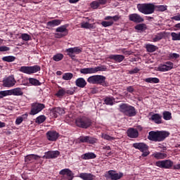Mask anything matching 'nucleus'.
Instances as JSON below:
<instances>
[{
	"label": "nucleus",
	"instance_id": "obj_1",
	"mask_svg": "<svg viewBox=\"0 0 180 180\" xmlns=\"http://www.w3.org/2000/svg\"><path fill=\"white\" fill-rule=\"evenodd\" d=\"M169 136V132L165 131H150L148 133V139L150 141H164L166 137Z\"/></svg>",
	"mask_w": 180,
	"mask_h": 180
},
{
	"label": "nucleus",
	"instance_id": "obj_2",
	"mask_svg": "<svg viewBox=\"0 0 180 180\" xmlns=\"http://www.w3.org/2000/svg\"><path fill=\"white\" fill-rule=\"evenodd\" d=\"M136 8L139 12L143 15H151L155 11V6L153 4H139Z\"/></svg>",
	"mask_w": 180,
	"mask_h": 180
},
{
	"label": "nucleus",
	"instance_id": "obj_3",
	"mask_svg": "<svg viewBox=\"0 0 180 180\" xmlns=\"http://www.w3.org/2000/svg\"><path fill=\"white\" fill-rule=\"evenodd\" d=\"M120 110L124 113V115L129 116V117H132L136 115V108L125 103L120 105Z\"/></svg>",
	"mask_w": 180,
	"mask_h": 180
},
{
	"label": "nucleus",
	"instance_id": "obj_4",
	"mask_svg": "<svg viewBox=\"0 0 180 180\" xmlns=\"http://www.w3.org/2000/svg\"><path fill=\"white\" fill-rule=\"evenodd\" d=\"M76 125L82 129H88L92 124V122L86 117H79L76 119Z\"/></svg>",
	"mask_w": 180,
	"mask_h": 180
},
{
	"label": "nucleus",
	"instance_id": "obj_5",
	"mask_svg": "<svg viewBox=\"0 0 180 180\" xmlns=\"http://www.w3.org/2000/svg\"><path fill=\"white\" fill-rule=\"evenodd\" d=\"M19 71H20V72H23L24 74L30 75L31 74H35V72L40 71V66H22L20 68Z\"/></svg>",
	"mask_w": 180,
	"mask_h": 180
},
{
	"label": "nucleus",
	"instance_id": "obj_6",
	"mask_svg": "<svg viewBox=\"0 0 180 180\" xmlns=\"http://www.w3.org/2000/svg\"><path fill=\"white\" fill-rule=\"evenodd\" d=\"M105 81H106V77L103 75H93L87 79V82L93 84H98L101 85L105 84Z\"/></svg>",
	"mask_w": 180,
	"mask_h": 180
},
{
	"label": "nucleus",
	"instance_id": "obj_7",
	"mask_svg": "<svg viewBox=\"0 0 180 180\" xmlns=\"http://www.w3.org/2000/svg\"><path fill=\"white\" fill-rule=\"evenodd\" d=\"M133 147L137 150H140L143 153L142 157H147L150 154L148 146L144 143H135L133 144Z\"/></svg>",
	"mask_w": 180,
	"mask_h": 180
},
{
	"label": "nucleus",
	"instance_id": "obj_8",
	"mask_svg": "<svg viewBox=\"0 0 180 180\" xmlns=\"http://www.w3.org/2000/svg\"><path fill=\"white\" fill-rule=\"evenodd\" d=\"M104 19L105 20L109 21H103L101 22L102 26H103V27H109V26H112L115 22H117V20L120 19V17H119V15L106 16Z\"/></svg>",
	"mask_w": 180,
	"mask_h": 180
},
{
	"label": "nucleus",
	"instance_id": "obj_9",
	"mask_svg": "<svg viewBox=\"0 0 180 180\" xmlns=\"http://www.w3.org/2000/svg\"><path fill=\"white\" fill-rule=\"evenodd\" d=\"M16 84V80L13 75L8 76L3 79V86L6 88H12Z\"/></svg>",
	"mask_w": 180,
	"mask_h": 180
},
{
	"label": "nucleus",
	"instance_id": "obj_10",
	"mask_svg": "<svg viewBox=\"0 0 180 180\" xmlns=\"http://www.w3.org/2000/svg\"><path fill=\"white\" fill-rule=\"evenodd\" d=\"M156 165L160 168H165L166 169H169V168L174 165V162L169 160H159L156 162Z\"/></svg>",
	"mask_w": 180,
	"mask_h": 180
},
{
	"label": "nucleus",
	"instance_id": "obj_11",
	"mask_svg": "<svg viewBox=\"0 0 180 180\" xmlns=\"http://www.w3.org/2000/svg\"><path fill=\"white\" fill-rule=\"evenodd\" d=\"M44 108H45V105L43 103H33L32 105L30 115H37V113L43 110Z\"/></svg>",
	"mask_w": 180,
	"mask_h": 180
},
{
	"label": "nucleus",
	"instance_id": "obj_12",
	"mask_svg": "<svg viewBox=\"0 0 180 180\" xmlns=\"http://www.w3.org/2000/svg\"><path fill=\"white\" fill-rule=\"evenodd\" d=\"M128 18L129 20H130V22H134V23H142V22H144V18H143L139 13H134L129 14Z\"/></svg>",
	"mask_w": 180,
	"mask_h": 180
},
{
	"label": "nucleus",
	"instance_id": "obj_13",
	"mask_svg": "<svg viewBox=\"0 0 180 180\" xmlns=\"http://www.w3.org/2000/svg\"><path fill=\"white\" fill-rule=\"evenodd\" d=\"M77 143H88L89 144H94L96 143V140L91 136H79L77 140Z\"/></svg>",
	"mask_w": 180,
	"mask_h": 180
},
{
	"label": "nucleus",
	"instance_id": "obj_14",
	"mask_svg": "<svg viewBox=\"0 0 180 180\" xmlns=\"http://www.w3.org/2000/svg\"><path fill=\"white\" fill-rule=\"evenodd\" d=\"M105 176L107 178H110L112 180H117L123 177V173H116V171L115 170H110L108 172V175L105 174Z\"/></svg>",
	"mask_w": 180,
	"mask_h": 180
},
{
	"label": "nucleus",
	"instance_id": "obj_15",
	"mask_svg": "<svg viewBox=\"0 0 180 180\" xmlns=\"http://www.w3.org/2000/svg\"><path fill=\"white\" fill-rule=\"evenodd\" d=\"M60 155V151L58 150H49L45 153V155L42 158H46V160H54Z\"/></svg>",
	"mask_w": 180,
	"mask_h": 180
},
{
	"label": "nucleus",
	"instance_id": "obj_16",
	"mask_svg": "<svg viewBox=\"0 0 180 180\" xmlns=\"http://www.w3.org/2000/svg\"><path fill=\"white\" fill-rule=\"evenodd\" d=\"M174 68V63L172 62H166L165 65H160L158 70V71H160L161 72H165L166 71H169Z\"/></svg>",
	"mask_w": 180,
	"mask_h": 180
},
{
	"label": "nucleus",
	"instance_id": "obj_17",
	"mask_svg": "<svg viewBox=\"0 0 180 180\" xmlns=\"http://www.w3.org/2000/svg\"><path fill=\"white\" fill-rule=\"evenodd\" d=\"M82 50L78 47L69 48L66 49V53H68V56L71 57V58H75V54H79Z\"/></svg>",
	"mask_w": 180,
	"mask_h": 180
},
{
	"label": "nucleus",
	"instance_id": "obj_18",
	"mask_svg": "<svg viewBox=\"0 0 180 180\" xmlns=\"http://www.w3.org/2000/svg\"><path fill=\"white\" fill-rule=\"evenodd\" d=\"M56 32L58 33H63V34H56L58 37H64V36H67L68 34V30H67V25H62L56 28Z\"/></svg>",
	"mask_w": 180,
	"mask_h": 180
},
{
	"label": "nucleus",
	"instance_id": "obj_19",
	"mask_svg": "<svg viewBox=\"0 0 180 180\" xmlns=\"http://www.w3.org/2000/svg\"><path fill=\"white\" fill-rule=\"evenodd\" d=\"M150 120L154 122L156 124H161L162 123V116L158 113L153 114L151 115Z\"/></svg>",
	"mask_w": 180,
	"mask_h": 180
},
{
	"label": "nucleus",
	"instance_id": "obj_20",
	"mask_svg": "<svg viewBox=\"0 0 180 180\" xmlns=\"http://www.w3.org/2000/svg\"><path fill=\"white\" fill-rule=\"evenodd\" d=\"M60 175H67L68 180H72L74 179V174L70 169H63L60 171Z\"/></svg>",
	"mask_w": 180,
	"mask_h": 180
},
{
	"label": "nucleus",
	"instance_id": "obj_21",
	"mask_svg": "<svg viewBox=\"0 0 180 180\" xmlns=\"http://www.w3.org/2000/svg\"><path fill=\"white\" fill-rule=\"evenodd\" d=\"M128 137L130 139H137L139 137V131L134 128H129L127 131Z\"/></svg>",
	"mask_w": 180,
	"mask_h": 180
},
{
	"label": "nucleus",
	"instance_id": "obj_22",
	"mask_svg": "<svg viewBox=\"0 0 180 180\" xmlns=\"http://www.w3.org/2000/svg\"><path fill=\"white\" fill-rule=\"evenodd\" d=\"M47 139L49 140V141H56L57 139H58V133L56 131H48L46 133Z\"/></svg>",
	"mask_w": 180,
	"mask_h": 180
},
{
	"label": "nucleus",
	"instance_id": "obj_23",
	"mask_svg": "<svg viewBox=\"0 0 180 180\" xmlns=\"http://www.w3.org/2000/svg\"><path fill=\"white\" fill-rule=\"evenodd\" d=\"M75 84L79 88H85L86 86V81H85V79L79 77L75 81Z\"/></svg>",
	"mask_w": 180,
	"mask_h": 180
},
{
	"label": "nucleus",
	"instance_id": "obj_24",
	"mask_svg": "<svg viewBox=\"0 0 180 180\" xmlns=\"http://www.w3.org/2000/svg\"><path fill=\"white\" fill-rule=\"evenodd\" d=\"M108 58L114 60L117 63H122L124 60V56L123 55H110Z\"/></svg>",
	"mask_w": 180,
	"mask_h": 180
},
{
	"label": "nucleus",
	"instance_id": "obj_25",
	"mask_svg": "<svg viewBox=\"0 0 180 180\" xmlns=\"http://www.w3.org/2000/svg\"><path fill=\"white\" fill-rule=\"evenodd\" d=\"M14 95V96H21L23 95V91L20 88H15L10 90V96Z\"/></svg>",
	"mask_w": 180,
	"mask_h": 180
},
{
	"label": "nucleus",
	"instance_id": "obj_26",
	"mask_svg": "<svg viewBox=\"0 0 180 180\" xmlns=\"http://www.w3.org/2000/svg\"><path fill=\"white\" fill-rule=\"evenodd\" d=\"M55 117H57L58 115H64L65 113V110L63 108L60 107L56 108L52 110Z\"/></svg>",
	"mask_w": 180,
	"mask_h": 180
},
{
	"label": "nucleus",
	"instance_id": "obj_27",
	"mask_svg": "<svg viewBox=\"0 0 180 180\" xmlns=\"http://www.w3.org/2000/svg\"><path fill=\"white\" fill-rule=\"evenodd\" d=\"M79 178H81L83 180H94L95 176L88 173H81L79 174Z\"/></svg>",
	"mask_w": 180,
	"mask_h": 180
},
{
	"label": "nucleus",
	"instance_id": "obj_28",
	"mask_svg": "<svg viewBox=\"0 0 180 180\" xmlns=\"http://www.w3.org/2000/svg\"><path fill=\"white\" fill-rule=\"evenodd\" d=\"M49 27H54L56 26H60L61 25V20H53L46 23Z\"/></svg>",
	"mask_w": 180,
	"mask_h": 180
},
{
	"label": "nucleus",
	"instance_id": "obj_29",
	"mask_svg": "<svg viewBox=\"0 0 180 180\" xmlns=\"http://www.w3.org/2000/svg\"><path fill=\"white\" fill-rule=\"evenodd\" d=\"M41 157L37 155H27L25 158V162H30V161H33L34 160H39Z\"/></svg>",
	"mask_w": 180,
	"mask_h": 180
},
{
	"label": "nucleus",
	"instance_id": "obj_30",
	"mask_svg": "<svg viewBox=\"0 0 180 180\" xmlns=\"http://www.w3.org/2000/svg\"><path fill=\"white\" fill-rule=\"evenodd\" d=\"M82 158L83 160H93L94 158H96V155L94 153H88L82 155Z\"/></svg>",
	"mask_w": 180,
	"mask_h": 180
},
{
	"label": "nucleus",
	"instance_id": "obj_31",
	"mask_svg": "<svg viewBox=\"0 0 180 180\" xmlns=\"http://www.w3.org/2000/svg\"><path fill=\"white\" fill-rule=\"evenodd\" d=\"M81 74H94V68H86L80 69Z\"/></svg>",
	"mask_w": 180,
	"mask_h": 180
},
{
	"label": "nucleus",
	"instance_id": "obj_32",
	"mask_svg": "<svg viewBox=\"0 0 180 180\" xmlns=\"http://www.w3.org/2000/svg\"><path fill=\"white\" fill-rule=\"evenodd\" d=\"M153 156L156 160H164V158H167V154L162 153H155L153 154Z\"/></svg>",
	"mask_w": 180,
	"mask_h": 180
},
{
	"label": "nucleus",
	"instance_id": "obj_33",
	"mask_svg": "<svg viewBox=\"0 0 180 180\" xmlns=\"http://www.w3.org/2000/svg\"><path fill=\"white\" fill-rule=\"evenodd\" d=\"M146 82H148L149 84H158L160 82V79L157 77H148L145 79Z\"/></svg>",
	"mask_w": 180,
	"mask_h": 180
},
{
	"label": "nucleus",
	"instance_id": "obj_34",
	"mask_svg": "<svg viewBox=\"0 0 180 180\" xmlns=\"http://www.w3.org/2000/svg\"><path fill=\"white\" fill-rule=\"evenodd\" d=\"M147 29V25L144 23L138 24L135 26V30L138 32H143Z\"/></svg>",
	"mask_w": 180,
	"mask_h": 180
},
{
	"label": "nucleus",
	"instance_id": "obj_35",
	"mask_svg": "<svg viewBox=\"0 0 180 180\" xmlns=\"http://www.w3.org/2000/svg\"><path fill=\"white\" fill-rule=\"evenodd\" d=\"M106 70H108V68H106L105 65H100L96 68H93V71L94 74H96V72H98L99 71H101V72L106 71Z\"/></svg>",
	"mask_w": 180,
	"mask_h": 180
},
{
	"label": "nucleus",
	"instance_id": "obj_36",
	"mask_svg": "<svg viewBox=\"0 0 180 180\" xmlns=\"http://www.w3.org/2000/svg\"><path fill=\"white\" fill-rule=\"evenodd\" d=\"M29 82L30 84H31V85H34V86H39L41 85V83H40V81L34 78H30Z\"/></svg>",
	"mask_w": 180,
	"mask_h": 180
},
{
	"label": "nucleus",
	"instance_id": "obj_37",
	"mask_svg": "<svg viewBox=\"0 0 180 180\" xmlns=\"http://www.w3.org/2000/svg\"><path fill=\"white\" fill-rule=\"evenodd\" d=\"M146 49L147 51H148V53H154V51L157 50V47L155 45L150 44H146Z\"/></svg>",
	"mask_w": 180,
	"mask_h": 180
},
{
	"label": "nucleus",
	"instance_id": "obj_38",
	"mask_svg": "<svg viewBox=\"0 0 180 180\" xmlns=\"http://www.w3.org/2000/svg\"><path fill=\"white\" fill-rule=\"evenodd\" d=\"M81 27L83 29H94V25L90 24L88 22H82Z\"/></svg>",
	"mask_w": 180,
	"mask_h": 180
},
{
	"label": "nucleus",
	"instance_id": "obj_39",
	"mask_svg": "<svg viewBox=\"0 0 180 180\" xmlns=\"http://www.w3.org/2000/svg\"><path fill=\"white\" fill-rule=\"evenodd\" d=\"M72 77H74V75L72 73L68 72L63 74L62 78L63 79H64V81H70V79H72Z\"/></svg>",
	"mask_w": 180,
	"mask_h": 180
},
{
	"label": "nucleus",
	"instance_id": "obj_40",
	"mask_svg": "<svg viewBox=\"0 0 180 180\" xmlns=\"http://www.w3.org/2000/svg\"><path fill=\"white\" fill-rule=\"evenodd\" d=\"M171 36H172V39L174 41H176L180 40V32H179V33L172 32Z\"/></svg>",
	"mask_w": 180,
	"mask_h": 180
},
{
	"label": "nucleus",
	"instance_id": "obj_41",
	"mask_svg": "<svg viewBox=\"0 0 180 180\" xmlns=\"http://www.w3.org/2000/svg\"><path fill=\"white\" fill-rule=\"evenodd\" d=\"M164 37V33L160 32L158 34L155 35V37L153 39V41H160V40H162Z\"/></svg>",
	"mask_w": 180,
	"mask_h": 180
},
{
	"label": "nucleus",
	"instance_id": "obj_42",
	"mask_svg": "<svg viewBox=\"0 0 180 180\" xmlns=\"http://www.w3.org/2000/svg\"><path fill=\"white\" fill-rule=\"evenodd\" d=\"M15 59H16V58H15V56H4L2 58L3 61H6L7 63H12Z\"/></svg>",
	"mask_w": 180,
	"mask_h": 180
},
{
	"label": "nucleus",
	"instance_id": "obj_43",
	"mask_svg": "<svg viewBox=\"0 0 180 180\" xmlns=\"http://www.w3.org/2000/svg\"><path fill=\"white\" fill-rule=\"evenodd\" d=\"M101 137L102 139H104V140H108V141H113V140L115 139V137L110 136L106 134H102Z\"/></svg>",
	"mask_w": 180,
	"mask_h": 180
},
{
	"label": "nucleus",
	"instance_id": "obj_44",
	"mask_svg": "<svg viewBox=\"0 0 180 180\" xmlns=\"http://www.w3.org/2000/svg\"><path fill=\"white\" fill-rule=\"evenodd\" d=\"M172 117L171 116V112L168 111H165L163 112V119L165 120H171Z\"/></svg>",
	"mask_w": 180,
	"mask_h": 180
},
{
	"label": "nucleus",
	"instance_id": "obj_45",
	"mask_svg": "<svg viewBox=\"0 0 180 180\" xmlns=\"http://www.w3.org/2000/svg\"><path fill=\"white\" fill-rule=\"evenodd\" d=\"M11 96L10 90L0 91V98H4V96Z\"/></svg>",
	"mask_w": 180,
	"mask_h": 180
},
{
	"label": "nucleus",
	"instance_id": "obj_46",
	"mask_svg": "<svg viewBox=\"0 0 180 180\" xmlns=\"http://www.w3.org/2000/svg\"><path fill=\"white\" fill-rule=\"evenodd\" d=\"M157 9V11H159V12H164L167 11V6L164 5H158L155 6V9Z\"/></svg>",
	"mask_w": 180,
	"mask_h": 180
},
{
	"label": "nucleus",
	"instance_id": "obj_47",
	"mask_svg": "<svg viewBox=\"0 0 180 180\" xmlns=\"http://www.w3.org/2000/svg\"><path fill=\"white\" fill-rule=\"evenodd\" d=\"M56 95L58 96V98L63 97V95H65V89L61 88L58 91Z\"/></svg>",
	"mask_w": 180,
	"mask_h": 180
},
{
	"label": "nucleus",
	"instance_id": "obj_48",
	"mask_svg": "<svg viewBox=\"0 0 180 180\" xmlns=\"http://www.w3.org/2000/svg\"><path fill=\"white\" fill-rule=\"evenodd\" d=\"M46 121V116L44 115H41L36 119V123H39V124L43 123L44 122Z\"/></svg>",
	"mask_w": 180,
	"mask_h": 180
},
{
	"label": "nucleus",
	"instance_id": "obj_49",
	"mask_svg": "<svg viewBox=\"0 0 180 180\" xmlns=\"http://www.w3.org/2000/svg\"><path fill=\"white\" fill-rule=\"evenodd\" d=\"M64 58V55L61 53H58L53 56V59L54 61H61V59Z\"/></svg>",
	"mask_w": 180,
	"mask_h": 180
},
{
	"label": "nucleus",
	"instance_id": "obj_50",
	"mask_svg": "<svg viewBox=\"0 0 180 180\" xmlns=\"http://www.w3.org/2000/svg\"><path fill=\"white\" fill-rule=\"evenodd\" d=\"M21 39L24 40V41H29V40H30V35L28 34H22Z\"/></svg>",
	"mask_w": 180,
	"mask_h": 180
},
{
	"label": "nucleus",
	"instance_id": "obj_51",
	"mask_svg": "<svg viewBox=\"0 0 180 180\" xmlns=\"http://www.w3.org/2000/svg\"><path fill=\"white\" fill-rule=\"evenodd\" d=\"M105 105H113V98H110V97H107L105 99Z\"/></svg>",
	"mask_w": 180,
	"mask_h": 180
},
{
	"label": "nucleus",
	"instance_id": "obj_52",
	"mask_svg": "<svg viewBox=\"0 0 180 180\" xmlns=\"http://www.w3.org/2000/svg\"><path fill=\"white\" fill-rule=\"evenodd\" d=\"M91 8H93V9H98V8H99V3L98 1H93L91 3Z\"/></svg>",
	"mask_w": 180,
	"mask_h": 180
},
{
	"label": "nucleus",
	"instance_id": "obj_53",
	"mask_svg": "<svg viewBox=\"0 0 180 180\" xmlns=\"http://www.w3.org/2000/svg\"><path fill=\"white\" fill-rule=\"evenodd\" d=\"M169 58H179V54L175 53H171L169 54Z\"/></svg>",
	"mask_w": 180,
	"mask_h": 180
},
{
	"label": "nucleus",
	"instance_id": "obj_54",
	"mask_svg": "<svg viewBox=\"0 0 180 180\" xmlns=\"http://www.w3.org/2000/svg\"><path fill=\"white\" fill-rule=\"evenodd\" d=\"M11 50V48L6 46H0V51L4 52V51H9Z\"/></svg>",
	"mask_w": 180,
	"mask_h": 180
},
{
	"label": "nucleus",
	"instance_id": "obj_55",
	"mask_svg": "<svg viewBox=\"0 0 180 180\" xmlns=\"http://www.w3.org/2000/svg\"><path fill=\"white\" fill-rule=\"evenodd\" d=\"M75 92V90L74 89H65V94L68 95H74V93Z\"/></svg>",
	"mask_w": 180,
	"mask_h": 180
},
{
	"label": "nucleus",
	"instance_id": "obj_56",
	"mask_svg": "<svg viewBox=\"0 0 180 180\" xmlns=\"http://www.w3.org/2000/svg\"><path fill=\"white\" fill-rule=\"evenodd\" d=\"M122 54H124L125 56H130L131 55V51H127L126 49H122Z\"/></svg>",
	"mask_w": 180,
	"mask_h": 180
},
{
	"label": "nucleus",
	"instance_id": "obj_57",
	"mask_svg": "<svg viewBox=\"0 0 180 180\" xmlns=\"http://www.w3.org/2000/svg\"><path fill=\"white\" fill-rule=\"evenodd\" d=\"M22 122H23V117H19L15 120V124H20V123H22Z\"/></svg>",
	"mask_w": 180,
	"mask_h": 180
},
{
	"label": "nucleus",
	"instance_id": "obj_58",
	"mask_svg": "<svg viewBox=\"0 0 180 180\" xmlns=\"http://www.w3.org/2000/svg\"><path fill=\"white\" fill-rule=\"evenodd\" d=\"M139 71L140 70L139 68H135L134 69L129 71V74H137V72H139Z\"/></svg>",
	"mask_w": 180,
	"mask_h": 180
},
{
	"label": "nucleus",
	"instance_id": "obj_59",
	"mask_svg": "<svg viewBox=\"0 0 180 180\" xmlns=\"http://www.w3.org/2000/svg\"><path fill=\"white\" fill-rule=\"evenodd\" d=\"M97 1L98 2L99 6H101V5H105V4L108 2V0H98Z\"/></svg>",
	"mask_w": 180,
	"mask_h": 180
},
{
	"label": "nucleus",
	"instance_id": "obj_60",
	"mask_svg": "<svg viewBox=\"0 0 180 180\" xmlns=\"http://www.w3.org/2000/svg\"><path fill=\"white\" fill-rule=\"evenodd\" d=\"M127 91L131 94L132 92H134V89L133 88V86H129L127 88Z\"/></svg>",
	"mask_w": 180,
	"mask_h": 180
},
{
	"label": "nucleus",
	"instance_id": "obj_61",
	"mask_svg": "<svg viewBox=\"0 0 180 180\" xmlns=\"http://www.w3.org/2000/svg\"><path fill=\"white\" fill-rule=\"evenodd\" d=\"M172 19H173V20H180V14L172 17Z\"/></svg>",
	"mask_w": 180,
	"mask_h": 180
},
{
	"label": "nucleus",
	"instance_id": "obj_62",
	"mask_svg": "<svg viewBox=\"0 0 180 180\" xmlns=\"http://www.w3.org/2000/svg\"><path fill=\"white\" fill-rule=\"evenodd\" d=\"M174 169H180V164L175 165L173 167Z\"/></svg>",
	"mask_w": 180,
	"mask_h": 180
},
{
	"label": "nucleus",
	"instance_id": "obj_63",
	"mask_svg": "<svg viewBox=\"0 0 180 180\" xmlns=\"http://www.w3.org/2000/svg\"><path fill=\"white\" fill-rule=\"evenodd\" d=\"M6 126V124L5 122H2L0 121V129H2V127H5Z\"/></svg>",
	"mask_w": 180,
	"mask_h": 180
},
{
	"label": "nucleus",
	"instance_id": "obj_64",
	"mask_svg": "<svg viewBox=\"0 0 180 180\" xmlns=\"http://www.w3.org/2000/svg\"><path fill=\"white\" fill-rule=\"evenodd\" d=\"M103 150H106L107 151H109L110 150V146H103Z\"/></svg>",
	"mask_w": 180,
	"mask_h": 180
}]
</instances>
